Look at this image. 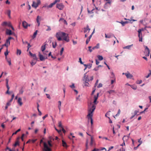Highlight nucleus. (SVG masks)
I'll list each match as a JSON object with an SVG mask.
<instances>
[{
    "label": "nucleus",
    "mask_w": 151,
    "mask_h": 151,
    "mask_svg": "<svg viewBox=\"0 0 151 151\" xmlns=\"http://www.w3.org/2000/svg\"><path fill=\"white\" fill-rule=\"evenodd\" d=\"M55 37L59 41H60L62 40H64L67 42L69 41L68 35L65 32L61 31L57 32L55 35Z\"/></svg>",
    "instance_id": "nucleus-1"
},
{
    "label": "nucleus",
    "mask_w": 151,
    "mask_h": 151,
    "mask_svg": "<svg viewBox=\"0 0 151 151\" xmlns=\"http://www.w3.org/2000/svg\"><path fill=\"white\" fill-rule=\"evenodd\" d=\"M96 106L91 103L90 105H88V114L87 117L88 119H90L91 124H93V120L92 117L93 116V112L96 109Z\"/></svg>",
    "instance_id": "nucleus-2"
},
{
    "label": "nucleus",
    "mask_w": 151,
    "mask_h": 151,
    "mask_svg": "<svg viewBox=\"0 0 151 151\" xmlns=\"http://www.w3.org/2000/svg\"><path fill=\"white\" fill-rule=\"evenodd\" d=\"M37 2H36L35 1H33L32 2V6L33 7L36 8L41 4V1L40 0H37Z\"/></svg>",
    "instance_id": "nucleus-3"
},
{
    "label": "nucleus",
    "mask_w": 151,
    "mask_h": 151,
    "mask_svg": "<svg viewBox=\"0 0 151 151\" xmlns=\"http://www.w3.org/2000/svg\"><path fill=\"white\" fill-rule=\"evenodd\" d=\"M143 31V28L142 29H139L138 31V37H139V41L142 42V31Z\"/></svg>",
    "instance_id": "nucleus-4"
},
{
    "label": "nucleus",
    "mask_w": 151,
    "mask_h": 151,
    "mask_svg": "<svg viewBox=\"0 0 151 151\" xmlns=\"http://www.w3.org/2000/svg\"><path fill=\"white\" fill-rule=\"evenodd\" d=\"M13 38L11 37H9L6 40V42L5 43V45L7 48H8V46L10 45V40L11 39H13Z\"/></svg>",
    "instance_id": "nucleus-5"
},
{
    "label": "nucleus",
    "mask_w": 151,
    "mask_h": 151,
    "mask_svg": "<svg viewBox=\"0 0 151 151\" xmlns=\"http://www.w3.org/2000/svg\"><path fill=\"white\" fill-rule=\"evenodd\" d=\"M150 52L149 49L147 46H145V49L144 52V54L145 55L147 56H149Z\"/></svg>",
    "instance_id": "nucleus-6"
},
{
    "label": "nucleus",
    "mask_w": 151,
    "mask_h": 151,
    "mask_svg": "<svg viewBox=\"0 0 151 151\" xmlns=\"http://www.w3.org/2000/svg\"><path fill=\"white\" fill-rule=\"evenodd\" d=\"M44 147L43 151H51L50 149L48 147L47 144L45 142H44Z\"/></svg>",
    "instance_id": "nucleus-7"
},
{
    "label": "nucleus",
    "mask_w": 151,
    "mask_h": 151,
    "mask_svg": "<svg viewBox=\"0 0 151 151\" xmlns=\"http://www.w3.org/2000/svg\"><path fill=\"white\" fill-rule=\"evenodd\" d=\"M39 56L40 57V60L41 61H43L45 59L47 58V54L46 55L45 54V55L43 56L42 55L40 54V53H39Z\"/></svg>",
    "instance_id": "nucleus-8"
},
{
    "label": "nucleus",
    "mask_w": 151,
    "mask_h": 151,
    "mask_svg": "<svg viewBox=\"0 0 151 151\" xmlns=\"http://www.w3.org/2000/svg\"><path fill=\"white\" fill-rule=\"evenodd\" d=\"M64 7V6L62 3L57 4H56V7L60 10H62Z\"/></svg>",
    "instance_id": "nucleus-9"
},
{
    "label": "nucleus",
    "mask_w": 151,
    "mask_h": 151,
    "mask_svg": "<svg viewBox=\"0 0 151 151\" xmlns=\"http://www.w3.org/2000/svg\"><path fill=\"white\" fill-rule=\"evenodd\" d=\"M124 74L127 78H131L133 77L132 75L130 74L129 73H123V74Z\"/></svg>",
    "instance_id": "nucleus-10"
},
{
    "label": "nucleus",
    "mask_w": 151,
    "mask_h": 151,
    "mask_svg": "<svg viewBox=\"0 0 151 151\" xmlns=\"http://www.w3.org/2000/svg\"><path fill=\"white\" fill-rule=\"evenodd\" d=\"M23 27L25 28H27L28 26H30V25H28L27 23L25 21H24L22 23Z\"/></svg>",
    "instance_id": "nucleus-11"
},
{
    "label": "nucleus",
    "mask_w": 151,
    "mask_h": 151,
    "mask_svg": "<svg viewBox=\"0 0 151 151\" xmlns=\"http://www.w3.org/2000/svg\"><path fill=\"white\" fill-rule=\"evenodd\" d=\"M99 93H97V96L95 95L94 96V101H93V103L95 104H97V103H98V102H96V101H97V100L98 98V96H99Z\"/></svg>",
    "instance_id": "nucleus-12"
},
{
    "label": "nucleus",
    "mask_w": 151,
    "mask_h": 151,
    "mask_svg": "<svg viewBox=\"0 0 151 151\" xmlns=\"http://www.w3.org/2000/svg\"><path fill=\"white\" fill-rule=\"evenodd\" d=\"M86 73H85L84 74V79L83 80L85 81L88 82L90 81V79L88 78V76L86 75Z\"/></svg>",
    "instance_id": "nucleus-13"
},
{
    "label": "nucleus",
    "mask_w": 151,
    "mask_h": 151,
    "mask_svg": "<svg viewBox=\"0 0 151 151\" xmlns=\"http://www.w3.org/2000/svg\"><path fill=\"white\" fill-rule=\"evenodd\" d=\"M29 53L30 55L33 57V59L34 60H37V58L35 54H33L30 51L29 52Z\"/></svg>",
    "instance_id": "nucleus-14"
},
{
    "label": "nucleus",
    "mask_w": 151,
    "mask_h": 151,
    "mask_svg": "<svg viewBox=\"0 0 151 151\" xmlns=\"http://www.w3.org/2000/svg\"><path fill=\"white\" fill-rule=\"evenodd\" d=\"M17 103L20 106H22V105L23 104L22 102V99L21 98L19 97L18 98Z\"/></svg>",
    "instance_id": "nucleus-15"
},
{
    "label": "nucleus",
    "mask_w": 151,
    "mask_h": 151,
    "mask_svg": "<svg viewBox=\"0 0 151 151\" xmlns=\"http://www.w3.org/2000/svg\"><path fill=\"white\" fill-rule=\"evenodd\" d=\"M107 92L110 94H112L113 95L114 94V93H116L115 91L114 90H109L107 91Z\"/></svg>",
    "instance_id": "nucleus-16"
},
{
    "label": "nucleus",
    "mask_w": 151,
    "mask_h": 151,
    "mask_svg": "<svg viewBox=\"0 0 151 151\" xmlns=\"http://www.w3.org/2000/svg\"><path fill=\"white\" fill-rule=\"evenodd\" d=\"M94 140L93 139V138L92 136H91V141L90 142V145L92 146L93 144H95V143L94 142Z\"/></svg>",
    "instance_id": "nucleus-17"
},
{
    "label": "nucleus",
    "mask_w": 151,
    "mask_h": 151,
    "mask_svg": "<svg viewBox=\"0 0 151 151\" xmlns=\"http://www.w3.org/2000/svg\"><path fill=\"white\" fill-rule=\"evenodd\" d=\"M6 34L7 35H12V32L10 30L7 29L6 31Z\"/></svg>",
    "instance_id": "nucleus-18"
},
{
    "label": "nucleus",
    "mask_w": 151,
    "mask_h": 151,
    "mask_svg": "<svg viewBox=\"0 0 151 151\" xmlns=\"http://www.w3.org/2000/svg\"><path fill=\"white\" fill-rule=\"evenodd\" d=\"M111 36L114 37L116 39V37L114 36V35L112 34V35H107L106 34H105V37L106 38H110L111 37Z\"/></svg>",
    "instance_id": "nucleus-19"
},
{
    "label": "nucleus",
    "mask_w": 151,
    "mask_h": 151,
    "mask_svg": "<svg viewBox=\"0 0 151 151\" xmlns=\"http://www.w3.org/2000/svg\"><path fill=\"white\" fill-rule=\"evenodd\" d=\"M40 17L39 16H38L37 17V19H36V21L37 22L38 24V26H39L40 24V22L39 21V20L40 19Z\"/></svg>",
    "instance_id": "nucleus-20"
},
{
    "label": "nucleus",
    "mask_w": 151,
    "mask_h": 151,
    "mask_svg": "<svg viewBox=\"0 0 151 151\" xmlns=\"http://www.w3.org/2000/svg\"><path fill=\"white\" fill-rule=\"evenodd\" d=\"M19 139V137H18L17 139V140H18ZM19 145V141H18V140H17V141H16L15 144L13 145L14 146V147H16L17 146V145Z\"/></svg>",
    "instance_id": "nucleus-21"
},
{
    "label": "nucleus",
    "mask_w": 151,
    "mask_h": 151,
    "mask_svg": "<svg viewBox=\"0 0 151 151\" xmlns=\"http://www.w3.org/2000/svg\"><path fill=\"white\" fill-rule=\"evenodd\" d=\"M84 29V32H87L88 31V32H89L90 30V29L89 28V26L88 25L86 26V27Z\"/></svg>",
    "instance_id": "nucleus-22"
},
{
    "label": "nucleus",
    "mask_w": 151,
    "mask_h": 151,
    "mask_svg": "<svg viewBox=\"0 0 151 151\" xmlns=\"http://www.w3.org/2000/svg\"><path fill=\"white\" fill-rule=\"evenodd\" d=\"M34 60V59H33L31 63V65H32V66H33V65H34L36 63V60Z\"/></svg>",
    "instance_id": "nucleus-23"
},
{
    "label": "nucleus",
    "mask_w": 151,
    "mask_h": 151,
    "mask_svg": "<svg viewBox=\"0 0 151 151\" xmlns=\"http://www.w3.org/2000/svg\"><path fill=\"white\" fill-rule=\"evenodd\" d=\"M129 139V137L127 136H124V137H123L122 139L124 141H124L126 140H127Z\"/></svg>",
    "instance_id": "nucleus-24"
},
{
    "label": "nucleus",
    "mask_w": 151,
    "mask_h": 151,
    "mask_svg": "<svg viewBox=\"0 0 151 151\" xmlns=\"http://www.w3.org/2000/svg\"><path fill=\"white\" fill-rule=\"evenodd\" d=\"M8 23L7 22H4L1 24V25L3 27L7 26Z\"/></svg>",
    "instance_id": "nucleus-25"
},
{
    "label": "nucleus",
    "mask_w": 151,
    "mask_h": 151,
    "mask_svg": "<svg viewBox=\"0 0 151 151\" xmlns=\"http://www.w3.org/2000/svg\"><path fill=\"white\" fill-rule=\"evenodd\" d=\"M38 31L37 30H36L35 32L34 33L33 35L32 36V38L34 39L35 38L36 36V35H37V32Z\"/></svg>",
    "instance_id": "nucleus-26"
},
{
    "label": "nucleus",
    "mask_w": 151,
    "mask_h": 151,
    "mask_svg": "<svg viewBox=\"0 0 151 151\" xmlns=\"http://www.w3.org/2000/svg\"><path fill=\"white\" fill-rule=\"evenodd\" d=\"M9 52H8V49L7 48L6 49V51L4 52V55L5 56L6 58H7V55H8Z\"/></svg>",
    "instance_id": "nucleus-27"
},
{
    "label": "nucleus",
    "mask_w": 151,
    "mask_h": 151,
    "mask_svg": "<svg viewBox=\"0 0 151 151\" xmlns=\"http://www.w3.org/2000/svg\"><path fill=\"white\" fill-rule=\"evenodd\" d=\"M11 11L10 10H8L7 11V14L8 16V17H11Z\"/></svg>",
    "instance_id": "nucleus-28"
},
{
    "label": "nucleus",
    "mask_w": 151,
    "mask_h": 151,
    "mask_svg": "<svg viewBox=\"0 0 151 151\" xmlns=\"http://www.w3.org/2000/svg\"><path fill=\"white\" fill-rule=\"evenodd\" d=\"M52 45L53 47L54 48H55L57 45V42H52Z\"/></svg>",
    "instance_id": "nucleus-29"
},
{
    "label": "nucleus",
    "mask_w": 151,
    "mask_h": 151,
    "mask_svg": "<svg viewBox=\"0 0 151 151\" xmlns=\"http://www.w3.org/2000/svg\"><path fill=\"white\" fill-rule=\"evenodd\" d=\"M55 4H54V2H53V3H51L49 5L47 6V7L48 8H51Z\"/></svg>",
    "instance_id": "nucleus-30"
},
{
    "label": "nucleus",
    "mask_w": 151,
    "mask_h": 151,
    "mask_svg": "<svg viewBox=\"0 0 151 151\" xmlns=\"http://www.w3.org/2000/svg\"><path fill=\"white\" fill-rule=\"evenodd\" d=\"M132 114H133V115L130 117V119H132L137 114L136 111H134V113H132Z\"/></svg>",
    "instance_id": "nucleus-31"
},
{
    "label": "nucleus",
    "mask_w": 151,
    "mask_h": 151,
    "mask_svg": "<svg viewBox=\"0 0 151 151\" xmlns=\"http://www.w3.org/2000/svg\"><path fill=\"white\" fill-rule=\"evenodd\" d=\"M97 57H98V59H99V60H103V57L101 55H98L97 56Z\"/></svg>",
    "instance_id": "nucleus-32"
},
{
    "label": "nucleus",
    "mask_w": 151,
    "mask_h": 151,
    "mask_svg": "<svg viewBox=\"0 0 151 151\" xmlns=\"http://www.w3.org/2000/svg\"><path fill=\"white\" fill-rule=\"evenodd\" d=\"M58 103L59 104L58 106V109H59L60 111V108H61V102L60 101H58Z\"/></svg>",
    "instance_id": "nucleus-33"
},
{
    "label": "nucleus",
    "mask_w": 151,
    "mask_h": 151,
    "mask_svg": "<svg viewBox=\"0 0 151 151\" xmlns=\"http://www.w3.org/2000/svg\"><path fill=\"white\" fill-rule=\"evenodd\" d=\"M141 138H140L138 140V142L140 143V144L138 145V146L136 147V148H137L138 147L142 142V141L141 140ZM134 148H136V147H134Z\"/></svg>",
    "instance_id": "nucleus-34"
},
{
    "label": "nucleus",
    "mask_w": 151,
    "mask_h": 151,
    "mask_svg": "<svg viewBox=\"0 0 151 151\" xmlns=\"http://www.w3.org/2000/svg\"><path fill=\"white\" fill-rule=\"evenodd\" d=\"M45 49V45H42L41 47V50L42 51H44Z\"/></svg>",
    "instance_id": "nucleus-35"
},
{
    "label": "nucleus",
    "mask_w": 151,
    "mask_h": 151,
    "mask_svg": "<svg viewBox=\"0 0 151 151\" xmlns=\"http://www.w3.org/2000/svg\"><path fill=\"white\" fill-rule=\"evenodd\" d=\"M130 86L134 90H136L137 88V87L134 85H131Z\"/></svg>",
    "instance_id": "nucleus-36"
},
{
    "label": "nucleus",
    "mask_w": 151,
    "mask_h": 151,
    "mask_svg": "<svg viewBox=\"0 0 151 151\" xmlns=\"http://www.w3.org/2000/svg\"><path fill=\"white\" fill-rule=\"evenodd\" d=\"M21 53V51L20 50L17 49V55H20Z\"/></svg>",
    "instance_id": "nucleus-37"
},
{
    "label": "nucleus",
    "mask_w": 151,
    "mask_h": 151,
    "mask_svg": "<svg viewBox=\"0 0 151 151\" xmlns=\"http://www.w3.org/2000/svg\"><path fill=\"white\" fill-rule=\"evenodd\" d=\"M20 130H21V129H19L17 131H16L15 132L13 133V134H12V135H15V134H16L18 132L20 131Z\"/></svg>",
    "instance_id": "nucleus-38"
},
{
    "label": "nucleus",
    "mask_w": 151,
    "mask_h": 151,
    "mask_svg": "<svg viewBox=\"0 0 151 151\" xmlns=\"http://www.w3.org/2000/svg\"><path fill=\"white\" fill-rule=\"evenodd\" d=\"M142 82V80H138L136 81V83L137 84H140Z\"/></svg>",
    "instance_id": "nucleus-39"
},
{
    "label": "nucleus",
    "mask_w": 151,
    "mask_h": 151,
    "mask_svg": "<svg viewBox=\"0 0 151 151\" xmlns=\"http://www.w3.org/2000/svg\"><path fill=\"white\" fill-rule=\"evenodd\" d=\"M149 71L150 72V73H149L145 77L147 78H149L150 76H151V70H149Z\"/></svg>",
    "instance_id": "nucleus-40"
},
{
    "label": "nucleus",
    "mask_w": 151,
    "mask_h": 151,
    "mask_svg": "<svg viewBox=\"0 0 151 151\" xmlns=\"http://www.w3.org/2000/svg\"><path fill=\"white\" fill-rule=\"evenodd\" d=\"M58 127L60 128H62L63 126H62L61 122L60 121L58 123Z\"/></svg>",
    "instance_id": "nucleus-41"
},
{
    "label": "nucleus",
    "mask_w": 151,
    "mask_h": 151,
    "mask_svg": "<svg viewBox=\"0 0 151 151\" xmlns=\"http://www.w3.org/2000/svg\"><path fill=\"white\" fill-rule=\"evenodd\" d=\"M52 142V141L51 140V141H48V144L49 145V146L50 147H52V144H51V142Z\"/></svg>",
    "instance_id": "nucleus-42"
},
{
    "label": "nucleus",
    "mask_w": 151,
    "mask_h": 151,
    "mask_svg": "<svg viewBox=\"0 0 151 151\" xmlns=\"http://www.w3.org/2000/svg\"><path fill=\"white\" fill-rule=\"evenodd\" d=\"M84 86L86 87L89 86V84L88 82L85 81L84 83Z\"/></svg>",
    "instance_id": "nucleus-43"
},
{
    "label": "nucleus",
    "mask_w": 151,
    "mask_h": 151,
    "mask_svg": "<svg viewBox=\"0 0 151 151\" xmlns=\"http://www.w3.org/2000/svg\"><path fill=\"white\" fill-rule=\"evenodd\" d=\"M62 144L63 147H66V142L63 140H62Z\"/></svg>",
    "instance_id": "nucleus-44"
},
{
    "label": "nucleus",
    "mask_w": 151,
    "mask_h": 151,
    "mask_svg": "<svg viewBox=\"0 0 151 151\" xmlns=\"http://www.w3.org/2000/svg\"><path fill=\"white\" fill-rule=\"evenodd\" d=\"M91 47L89 46L88 47V50L90 52H91L93 51L92 48L91 49Z\"/></svg>",
    "instance_id": "nucleus-45"
},
{
    "label": "nucleus",
    "mask_w": 151,
    "mask_h": 151,
    "mask_svg": "<svg viewBox=\"0 0 151 151\" xmlns=\"http://www.w3.org/2000/svg\"><path fill=\"white\" fill-rule=\"evenodd\" d=\"M64 51V48L63 47L61 49V50L60 51V55H62L63 54V52Z\"/></svg>",
    "instance_id": "nucleus-46"
},
{
    "label": "nucleus",
    "mask_w": 151,
    "mask_h": 151,
    "mask_svg": "<svg viewBox=\"0 0 151 151\" xmlns=\"http://www.w3.org/2000/svg\"><path fill=\"white\" fill-rule=\"evenodd\" d=\"M47 29H46V31H49L51 30V28L50 26H47Z\"/></svg>",
    "instance_id": "nucleus-47"
},
{
    "label": "nucleus",
    "mask_w": 151,
    "mask_h": 151,
    "mask_svg": "<svg viewBox=\"0 0 151 151\" xmlns=\"http://www.w3.org/2000/svg\"><path fill=\"white\" fill-rule=\"evenodd\" d=\"M88 139H87L86 141V149H87L88 148Z\"/></svg>",
    "instance_id": "nucleus-48"
},
{
    "label": "nucleus",
    "mask_w": 151,
    "mask_h": 151,
    "mask_svg": "<svg viewBox=\"0 0 151 151\" xmlns=\"http://www.w3.org/2000/svg\"><path fill=\"white\" fill-rule=\"evenodd\" d=\"M7 150H8L9 151H14L12 150L10 148H9L8 147H7L5 149V150L6 151Z\"/></svg>",
    "instance_id": "nucleus-49"
},
{
    "label": "nucleus",
    "mask_w": 151,
    "mask_h": 151,
    "mask_svg": "<svg viewBox=\"0 0 151 151\" xmlns=\"http://www.w3.org/2000/svg\"><path fill=\"white\" fill-rule=\"evenodd\" d=\"M132 45H128V46H126L125 47H124V48H125L127 49H129V48L131 47V46Z\"/></svg>",
    "instance_id": "nucleus-50"
},
{
    "label": "nucleus",
    "mask_w": 151,
    "mask_h": 151,
    "mask_svg": "<svg viewBox=\"0 0 151 151\" xmlns=\"http://www.w3.org/2000/svg\"><path fill=\"white\" fill-rule=\"evenodd\" d=\"M7 26L10 27L12 26L11 23L10 22H8Z\"/></svg>",
    "instance_id": "nucleus-51"
},
{
    "label": "nucleus",
    "mask_w": 151,
    "mask_h": 151,
    "mask_svg": "<svg viewBox=\"0 0 151 151\" xmlns=\"http://www.w3.org/2000/svg\"><path fill=\"white\" fill-rule=\"evenodd\" d=\"M111 78H115V76L114 73L113 72H111Z\"/></svg>",
    "instance_id": "nucleus-52"
},
{
    "label": "nucleus",
    "mask_w": 151,
    "mask_h": 151,
    "mask_svg": "<svg viewBox=\"0 0 151 151\" xmlns=\"http://www.w3.org/2000/svg\"><path fill=\"white\" fill-rule=\"evenodd\" d=\"M99 43H98L95 46V48H96V49H98L99 48Z\"/></svg>",
    "instance_id": "nucleus-53"
},
{
    "label": "nucleus",
    "mask_w": 151,
    "mask_h": 151,
    "mask_svg": "<svg viewBox=\"0 0 151 151\" xmlns=\"http://www.w3.org/2000/svg\"><path fill=\"white\" fill-rule=\"evenodd\" d=\"M102 86V84L101 83H100L99 84V85L97 86L98 88H100Z\"/></svg>",
    "instance_id": "nucleus-54"
},
{
    "label": "nucleus",
    "mask_w": 151,
    "mask_h": 151,
    "mask_svg": "<svg viewBox=\"0 0 151 151\" xmlns=\"http://www.w3.org/2000/svg\"><path fill=\"white\" fill-rule=\"evenodd\" d=\"M79 61L80 63H81V64H83V62L82 61L81 58H79Z\"/></svg>",
    "instance_id": "nucleus-55"
},
{
    "label": "nucleus",
    "mask_w": 151,
    "mask_h": 151,
    "mask_svg": "<svg viewBox=\"0 0 151 151\" xmlns=\"http://www.w3.org/2000/svg\"><path fill=\"white\" fill-rule=\"evenodd\" d=\"M37 110L38 111L39 113V115H40V116H41V115H42V113L39 110V109L38 108H37Z\"/></svg>",
    "instance_id": "nucleus-56"
},
{
    "label": "nucleus",
    "mask_w": 151,
    "mask_h": 151,
    "mask_svg": "<svg viewBox=\"0 0 151 151\" xmlns=\"http://www.w3.org/2000/svg\"><path fill=\"white\" fill-rule=\"evenodd\" d=\"M90 40V39H87L86 41V44H88Z\"/></svg>",
    "instance_id": "nucleus-57"
},
{
    "label": "nucleus",
    "mask_w": 151,
    "mask_h": 151,
    "mask_svg": "<svg viewBox=\"0 0 151 151\" xmlns=\"http://www.w3.org/2000/svg\"><path fill=\"white\" fill-rule=\"evenodd\" d=\"M87 65V68H91V67L92 66L91 64H89L88 65Z\"/></svg>",
    "instance_id": "nucleus-58"
},
{
    "label": "nucleus",
    "mask_w": 151,
    "mask_h": 151,
    "mask_svg": "<svg viewBox=\"0 0 151 151\" xmlns=\"http://www.w3.org/2000/svg\"><path fill=\"white\" fill-rule=\"evenodd\" d=\"M121 111L120 109H119L118 111V113L116 115V116H118L120 113Z\"/></svg>",
    "instance_id": "nucleus-59"
},
{
    "label": "nucleus",
    "mask_w": 151,
    "mask_h": 151,
    "mask_svg": "<svg viewBox=\"0 0 151 151\" xmlns=\"http://www.w3.org/2000/svg\"><path fill=\"white\" fill-rule=\"evenodd\" d=\"M93 90L91 93V95H93L95 91V90H96V89L94 88H93Z\"/></svg>",
    "instance_id": "nucleus-60"
},
{
    "label": "nucleus",
    "mask_w": 151,
    "mask_h": 151,
    "mask_svg": "<svg viewBox=\"0 0 151 151\" xmlns=\"http://www.w3.org/2000/svg\"><path fill=\"white\" fill-rule=\"evenodd\" d=\"M6 105L7 106H9L11 105V102L9 101L7 103Z\"/></svg>",
    "instance_id": "nucleus-61"
},
{
    "label": "nucleus",
    "mask_w": 151,
    "mask_h": 151,
    "mask_svg": "<svg viewBox=\"0 0 151 151\" xmlns=\"http://www.w3.org/2000/svg\"><path fill=\"white\" fill-rule=\"evenodd\" d=\"M48 116V114H47L45 115V116H43V117H42V119H43V120H44V119H45L46 117H47V116Z\"/></svg>",
    "instance_id": "nucleus-62"
},
{
    "label": "nucleus",
    "mask_w": 151,
    "mask_h": 151,
    "mask_svg": "<svg viewBox=\"0 0 151 151\" xmlns=\"http://www.w3.org/2000/svg\"><path fill=\"white\" fill-rule=\"evenodd\" d=\"M46 95L47 96V97L49 99H50L51 98H50V95H49V94H46Z\"/></svg>",
    "instance_id": "nucleus-63"
},
{
    "label": "nucleus",
    "mask_w": 151,
    "mask_h": 151,
    "mask_svg": "<svg viewBox=\"0 0 151 151\" xmlns=\"http://www.w3.org/2000/svg\"><path fill=\"white\" fill-rule=\"evenodd\" d=\"M23 92V91L22 89H21L20 91H19V93L21 94H22Z\"/></svg>",
    "instance_id": "nucleus-64"
}]
</instances>
